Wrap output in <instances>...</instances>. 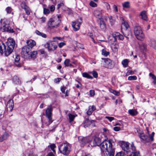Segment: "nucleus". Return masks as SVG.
<instances>
[{
    "label": "nucleus",
    "mask_w": 156,
    "mask_h": 156,
    "mask_svg": "<svg viewBox=\"0 0 156 156\" xmlns=\"http://www.w3.org/2000/svg\"><path fill=\"white\" fill-rule=\"evenodd\" d=\"M92 143L91 145L92 146H99L101 144V149L103 152L106 151L109 156H114L115 151L113 145L114 143L112 140H105L101 144L100 139L95 136Z\"/></svg>",
    "instance_id": "nucleus-1"
},
{
    "label": "nucleus",
    "mask_w": 156,
    "mask_h": 156,
    "mask_svg": "<svg viewBox=\"0 0 156 156\" xmlns=\"http://www.w3.org/2000/svg\"><path fill=\"white\" fill-rule=\"evenodd\" d=\"M119 144L122 150L126 151L127 153H133V154H131L129 156H140L139 152H135L136 148L133 143L131 144V148L130 149H129V144L128 142L121 141Z\"/></svg>",
    "instance_id": "nucleus-2"
},
{
    "label": "nucleus",
    "mask_w": 156,
    "mask_h": 156,
    "mask_svg": "<svg viewBox=\"0 0 156 156\" xmlns=\"http://www.w3.org/2000/svg\"><path fill=\"white\" fill-rule=\"evenodd\" d=\"M7 47L6 49L5 45V49L3 48V53L5 52V55L7 56L11 54L13 51L15 44V41L11 38H9L7 41Z\"/></svg>",
    "instance_id": "nucleus-3"
},
{
    "label": "nucleus",
    "mask_w": 156,
    "mask_h": 156,
    "mask_svg": "<svg viewBox=\"0 0 156 156\" xmlns=\"http://www.w3.org/2000/svg\"><path fill=\"white\" fill-rule=\"evenodd\" d=\"M139 136L142 141L145 142H148L150 140L152 141L153 140V136L154 134V132H152L151 135H150L149 131L147 129V133L145 134L142 131H140L138 132Z\"/></svg>",
    "instance_id": "nucleus-4"
},
{
    "label": "nucleus",
    "mask_w": 156,
    "mask_h": 156,
    "mask_svg": "<svg viewBox=\"0 0 156 156\" xmlns=\"http://www.w3.org/2000/svg\"><path fill=\"white\" fill-rule=\"evenodd\" d=\"M1 26V30L2 32L6 31L10 33H12L14 32L13 30L9 27V23L7 20L5 18L2 19L0 21Z\"/></svg>",
    "instance_id": "nucleus-5"
},
{
    "label": "nucleus",
    "mask_w": 156,
    "mask_h": 156,
    "mask_svg": "<svg viewBox=\"0 0 156 156\" xmlns=\"http://www.w3.org/2000/svg\"><path fill=\"white\" fill-rule=\"evenodd\" d=\"M60 152L64 155H68L70 152V146L67 143H62L59 148Z\"/></svg>",
    "instance_id": "nucleus-6"
},
{
    "label": "nucleus",
    "mask_w": 156,
    "mask_h": 156,
    "mask_svg": "<svg viewBox=\"0 0 156 156\" xmlns=\"http://www.w3.org/2000/svg\"><path fill=\"white\" fill-rule=\"evenodd\" d=\"M61 22V20L56 17L51 18L48 22V26L49 27L57 28Z\"/></svg>",
    "instance_id": "nucleus-7"
},
{
    "label": "nucleus",
    "mask_w": 156,
    "mask_h": 156,
    "mask_svg": "<svg viewBox=\"0 0 156 156\" xmlns=\"http://www.w3.org/2000/svg\"><path fill=\"white\" fill-rule=\"evenodd\" d=\"M101 64L103 65V66L108 69H112L114 66V62L110 59L106 58H101Z\"/></svg>",
    "instance_id": "nucleus-8"
},
{
    "label": "nucleus",
    "mask_w": 156,
    "mask_h": 156,
    "mask_svg": "<svg viewBox=\"0 0 156 156\" xmlns=\"http://www.w3.org/2000/svg\"><path fill=\"white\" fill-rule=\"evenodd\" d=\"M134 32L136 38L140 40H142L144 37V34L142 31L141 28L139 26L134 27Z\"/></svg>",
    "instance_id": "nucleus-9"
},
{
    "label": "nucleus",
    "mask_w": 156,
    "mask_h": 156,
    "mask_svg": "<svg viewBox=\"0 0 156 156\" xmlns=\"http://www.w3.org/2000/svg\"><path fill=\"white\" fill-rule=\"evenodd\" d=\"M52 110V109L51 106L49 107L46 110V115L48 120V122L45 123L46 126L49 125L53 121L51 117Z\"/></svg>",
    "instance_id": "nucleus-10"
},
{
    "label": "nucleus",
    "mask_w": 156,
    "mask_h": 156,
    "mask_svg": "<svg viewBox=\"0 0 156 156\" xmlns=\"http://www.w3.org/2000/svg\"><path fill=\"white\" fill-rule=\"evenodd\" d=\"M118 37L121 40H123L124 39V36L121 34L117 32H114L112 34V36H110L108 38L109 42L110 43L115 42L116 39V37Z\"/></svg>",
    "instance_id": "nucleus-11"
},
{
    "label": "nucleus",
    "mask_w": 156,
    "mask_h": 156,
    "mask_svg": "<svg viewBox=\"0 0 156 156\" xmlns=\"http://www.w3.org/2000/svg\"><path fill=\"white\" fill-rule=\"evenodd\" d=\"M31 48L28 46H24L22 48L21 54L23 57L25 58L30 57V54L31 53Z\"/></svg>",
    "instance_id": "nucleus-12"
},
{
    "label": "nucleus",
    "mask_w": 156,
    "mask_h": 156,
    "mask_svg": "<svg viewBox=\"0 0 156 156\" xmlns=\"http://www.w3.org/2000/svg\"><path fill=\"white\" fill-rule=\"evenodd\" d=\"M45 46L48 48L49 51H54L57 47V44L51 41L45 44Z\"/></svg>",
    "instance_id": "nucleus-13"
},
{
    "label": "nucleus",
    "mask_w": 156,
    "mask_h": 156,
    "mask_svg": "<svg viewBox=\"0 0 156 156\" xmlns=\"http://www.w3.org/2000/svg\"><path fill=\"white\" fill-rule=\"evenodd\" d=\"M94 122L95 121L94 120L90 121L88 119H86L84 123V126L85 127L90 126H95Z\"/></svg>",
    "instance_id": "nucleus-14"
},
{
    "label": "nucleus",
    "mask_w": 156,
    "mask_h": 156,
    "mask_svg": "<svg viewBox=\"0 0 156 156\" xmlns=\"http://www.w3.org/2000/svg\"><path fill=\"white\" fill-rule=\"evenodd\" d=\"M102 10L99 8H97L94 11V14L95 17L99 19L101 18L102 16Z\"/></svg>",
    "instance_id": "nucleus-15"
},
{
    "label": "nucleus",
    "mask_w": 156,
    "mask_h": 156,
    "mask_svg": "<svg viewBox=\"0 0 156 156\" xmlns=\"http://www.w3.org/2000/svg\"><path fill=\"white\" fill-rule=\"evenodd\" d=\"M14 107V104L12 100H9L8 102L7 105V109L9 111L11 112Z\"/></svg>",
    "instance_id": "nucleus-16"
},
{
    "label": "nucleus",
    "mask_w": 156,
    "mask_h": 156,
    "mask_svg": "<svg viewBox=\"0 0 156 156\" xmlns=\"http://www.w3.org/2000/svg\"><path fill=\"white\" fill-rule=\"evenodd\" d=\"M27 45L26 46H28L30 47V48H31V50L32 48L36 45L35 42L34 41L32 40H27Z\"/></svg>",
    "instance_id": "nucleus-17"
},
{
    "label": "nucleus",
    "mask_w": 156,
    "mask_h": 156,
    "mask_svg": "<svg viewBox=\"0 0 156 156\" xmlns=\"http://www.w3.org/2000/svg\"><path fill=\"white\" fill-rule=\"evenodd\" d=\"M96 109V107L94 105L89 106L88 107V109L87 112V114L88 115H91L93 112Z\"/></svg>",
    "instance_id": "nucleus-18"
},
{
    "label": "nucleus",
    "mask_w": 156,
    "mask_h": 156,
    "mask_svg": "<svg viewBox=\"0 0 156 156\" xmlns=\"http://www.w3.org/2000/svg\"><path fill=\"white\" fill-rule=\"evenodd\" d=\"M66 87H63L61 88V90L62 93L63 94L62 95L63 97H65L69 95V91L66 90Z\"/></svg>",
    "instance_id": "nucleus-19"
},
{
    "label": "nucleus",
    "mask_w": 156,
    "mask_h": 156,
    "mask_svg": "<svg viewBox=\"0 0 156 156\" xmlns=\"http://www.w3.org/2000/svg\"><path fill=\"white\" fill-rule=\"evenodd\" d=\"M121 19L122 20H123V22H122L121 25L122 29L126 30L129 27V25L124 20L123 18H122Z\"/></svg>",
    "instance_id": "nucleus-20"
},
{
    "label": "nucleus",
    "mask_w": 156,
    "mask_h": 156,
    "mask_svg": "<svg viewBox=\"0 0 156 156\" xmlns=\"http://www.w3.org/2000/svg\"><path fill=\"white\" fill-rule=\"evenodd\" d=\"M124 36L127 39L131 38L132 35V32L129 30H126L124 34Z\"/></svg>",
    "instance_id": "nucleus-21"
},
{
    "label": "nucleus",
    "mask_w": 156,
    "mask_h": 156,
    "mask_svg": "<svg viewBox=\"0 0 156 156\" xmlns=\"http://www.w3.org/2000/svg\"><path fill=\"white\" fill-rule=\"evenodd\" d=\"M140 16H141V18L145 21L147 20V15L146 12L145 11H143L141 12Z\"/></svg>",
    "instance_id": "nucleus-22"
},
{
    "label": "nucleus",
    "mask_w": 156,
    "mask_h": 156,
    "mask_svg": "<svg viewBox=\"0 0 156 156\" xmlns=\"http://www.w3.org/2000/svg\"><path fill=\"white\" fill-rule=\"evenodd\" d=\"M9 136V133L7 132L5 133L0 137V141L1 142L6 139Z\"/></svg>",
    "instance_id": "nucleus-23"
},
{
    "label": "nucleus",
    "mask_w": 156,
    "mask_h": 156,
    "mask_svg": "<svg viewBox=\"0 0 156 156\" xmlns=\"http://www.w3.org/2000/svg\"><path fill=\"white\" fill-rule=\"evenodd\" d=\"M139 47L141 49L143 52L146 51L147 45L144 43H142L139 45Z\"/></svg>",
    "instance_id": "nucleus-24"
},
{
    "label": "nucleus",
    "mask_w": 156,
    "mask_h": 156,
    "mask_svg": "<svg viewBox=\"0 0 156 156\" xmlns=\"http://www.w3.org/2000/svg\"><path fill=\"white\" fill-rule=\"evenodd\" d=\"M129 62V60L127 59H125L122 61V64L123 67L125 68L128 66Z\"/></svg>",
    "instance_id": "nucleus-25"
},
{
    "label": "nucleus",
    "mask_w": 156,
    "mask_h": 156,
    "mask_svg": "<svg viewBox=\"0 0 156 156\" xmlns=\"http://www.w3.org/2000/svg\"><path fill=\"white\" fill-rule=\"evenodd\" d=\"M90 140L88 138L83 137L81 140V143L83 144H84L86 143H88L90 142Z\"/></svg>",
    "instance_id": "nucleus-26"
},
{
    "label": "nucleus",
    "mask_w": 156,
    "mask_h": 156,
    "mask_svg": "<svg viewBox=\"0 0 156 156\" xmlns=\"http://www.w3.org/2000/svg\"><path fill=\"white\" fill-rule=\"evenodd\" d=\"M149 76L151 77L153 79V81L152 83L154 85L156 84V76L154 74H152L151 73H150L149 74Z\"/></svg>",
    "instance_id": "nucleus-27"
},
{
    "label": "nucleus",
    "mask_w": 156,
    "mask_h": 156,
    "mask_svg": "<svg viewBox=\"0 0 156 156\" xmlns=\"http://www.w3.org/2000/svg\"><path fill=\"white\" fill-rule=\"evenodd\" d=\"M3 48L5 49V44L2 41H0V53L1 54L3 53Z\"/></svg>",
    "instance_id": "nucleus-28"
},
{
    "label": "nucleus",
    "mask_w": 156,
    "mask_h": 156,
    "mask_svg": "<svg viewBox=\"0 0 156 156\" xmlns=\"http://www.w3.org/2000/svg\"><path fill=\"white\" fill-rule=\"evenodd\" d=\"M12 81L15 83L16 84L20 83V81H19V79L16 76H15L13 77L12 79Z\"/></svg>",
    "instance_id": "nucleus-29"
},
{
    "label": "nucleus",
    "mask_w": 156,
    "mask_h": 156,
    "mask_svg": "<svg viewBox=\"0 0 156 156\" xmlns=\"http://www.w3.org/2000/svg\"><path fill=\"white\" fill-rule=\"evenodd\" d=\"M129 113L132 116L135 115L137 114V112L135 109H130L129 110Z\"/></svg>",
    "instance_id": "nucleus-30"
},
{
    "label": "nucleus",
    "mask_w": 156,
    "mask_h": 156,
    "mask_svg": "<svg viewBox=\"0 0 156 156\" xmlns=\"http://www.w3.org/2000/svg\"><path fill=\"white\" fill-rule=\"evenodd\" d=\"M72 26L73 28V30L75 31H77L78 30V24L77 22H73Z\"/></svg>",
    "instance_id": "nucleus-31"
},
{
    "label": "nucleus",
    "mask_w": 156,
    "mask_h": 156,
    "mask_svg": "<svg viewBox=\"0 0 156 156\" xmlns=\"http://www.w3.org/2000/svg\"><path fill=\"white\" fill-rule=\"evenodd\" d=\"M37 54L36 51H34L32 52L30 54V57L32 59H34L36 57Z\"/></svg>",
    "instance_id": "nucleus-32"
},
{
    "label": "nucleus",
    "mask_w": 156,
    "mask_h": 156,
    "mask_svg": "<svg viewBox=\"0 0 156 156\" xmlns=\"http://www.w3.org/2000/svg\"><path fill=\"white\" fill-rule=\"evenodd\" d=\"M35 33L36 34H37V35H38L39 36H41L43 37L46 38L47 37V35L45 34H44L43 33L40 32L38 30H36L35 31Z\"/></svg>",
    "instance_id": "nucleus-33"
},
{
    "label": "nucleus",
    "mask_w": 156,
    "mask_h": 156,
    "mask_svg": "<svg viewBox=\"0 0 156 156\" xmlns=\"http://www.w3.org/2000/svg\"><path fill=\"white\" fill-rule=\"evenodd\" d=\"M119 45L118 44H115L111 46L112 49L115 52L118 51V49L119 48Z\"/></svg>",
    "instance_id": "nucleus-34"
},
{
    "label": "nucleus",
    "mask_w": 156,
    "mask_h": 156,
    "mask_svg": "<svg viewBox=\"0 0 156 156\" xmlns=\"http://www.w3.org/2000/svg\"><path fill=\"white\" fill-rule=\"evenodd\" d=\"M68 116L69 119V122H71L73 120L74 118L75 117L77 116V115H72L71 114H69Z\"/></svg>",
    "instance_id": "nucleus-35"
},
{
    "label": "nucleus",
    "mask_w": 156,
    "mask_h": 156,
    "mask_svg": "<svg viewBox=\"0 0 156 156\" xmlns=\"http://www.w3.org/2000/svg\"><path fill=\"white\" fill-rule=\"evenodd\" d=\"M82 75L83 77L87 78L89 79H92L93 77L92 76L89 75L88 73H82Z\"/></svg>",
    "instance_id": "nucleus-36"
},
{
    "label": "nucleus",
    "mask_w": 156,
    "mask_h": 156,
    "mask_svg": "<svg viewBox=\"0 0 156 156\" xmlns=\"http://www.w3.org/2000/svg\"><path fill=\"white\" fill-rule=\"evenodd\" d=\"M130 3L129 2H126L122 3V6L124 8H128L130 7Z\"/></svg>",
    "instance_id": "nucleus-37"
},
{
    "label": "nucleus",
    "mask_w": 156,
    "mask_h": 156,
    "mask_svg": "<svg viewBox=\"0 0 156 156\" xmlns=\"http://www.w3.org/2000/svg\"><path fill=\"white\" fill-rule=\"evenodd\" d=\"M20 60V57L19 55H16L15 59V64L18 66H20V65L19 64H16V63H18V62Z\"/></svg>",
    "instance_id": "nucleus-38"
},
{
    "label": "nucleus",
    "mask_w": 156,
    "mask_h": 156,
    "mask_svg": "<svg viewBox=\"0 0 156 156\" xmlns=\"http://www.w3.org/2000/svg\"><path fill=\"white\" fill-rule=\"evenodd\" d=\"M109 91H110V92H111L112 94H114L115 95H117V96L119 95V92L116 91L115 90H114L110 88L109 89Z\"/></svg>",
    "instance_id": "nucleus-39"
},
{
    "label": "nucleus",
    "mask_w": 156,
    "mask_h": 156,
    "mask_svg": "<svg viewBox=\"0 0 156 156\" xmlns=\"http://www.w3.org/2000/svg\"><path fill=\"white\" fill-rule=\"evenodd\" d=\"M109 54V52L107 51L105 49H103L102 50V54L105 56H107Z\"/></svg>",
    "instance_id": "nucleus-40"
},
{
    "label": "nucleus",
    "mask_w": 156,
    "mask_h": 156,
    "mask_svg": "<svg viewBox=\"0 0 156 156\" xmlns=\"http://www.w3.org/2000/svg\"><path fill=\"white\" fill-rule=\"evenodd\" d=\"M100 27L102 30H105L106 28L104 22L102 21L101 22L100 25Z\"/></svg>",
    "instance_id": "nucleus-41"
},
{
    "label": "nucleus",
    "mask_w": 156,
    "mask_h": 156,
    "mask_svg": "<svg viewBox=\"0 0 156 156\" xmlns=\"http://www.w3.org/2000/svg\"><path fill=\"white\" fill-rule=\"evenodd\" d=\"M151 46L154 48H156V41L154 40L151 41Z\"/></svg>",
    "instance_id": "nucleus-42"
},
{
    "label": "nucleus",
    "mask_w": 156,
    "mask_h": 156,
    "mask_svg": "<svg viewBox=\"0 0 156 156\" xmlns=\"http://www.w3.org/2000/svg\"><path fill=\"white\" fill-rule=\"evenodd\" d=\"M64 64L66 66H69L71 65L70 63V60L69 59H66L65 60Z\"/></svg>",
    "instance_id": "nucleus-43"
},
{
    "label": "nucleus",
    "mask_w": 156,
    "mask_h": 156,
    "mask_svg": "<svg viewBox=\"0 0 156 156\" xmlns=\"http://www.w3.org/2000/svg\"><path fill=\"white\" fill-rule=\"evenodd\" d=\"M137 77L136 76H129L128 77V80H136Z\"/></svg>",
    "instance_id": "nucleus-44"
},
{
    "label": "nucleus",
    "mask_w": 156,
    "mask_h": 156,
    "mask_svg": "<svg viewBox=\"0 0 156 156\" xmlns=\"http://www.w3.org/2000/svg\"><path fill=\"white\" fill-rule=\"evenodd\" d=\"M5 10L8 14H9L11 13L12 9L10 7H8L5 9Z\"/></svg>",
    "instance_id": "nucleus-45"
},
{
    "label": "nucleus",
    "mask_w": 156,
    "mask_h": 156,
    "mask_svg": "<svg viewBox=\"0 0 156 156\" xmlns=\"http://www.w3.org/2000/svg\"><path fill=\"white\" fill-rule=\"evenodd\" d=\"M26 14L27 15H29L30 14V10L29 7L25 8L24 9Z\"/></svg>",
    "instance_id": "nucleus-46"
},
{
    "label": "nucleus",
    "mask_w": 156,
    "mask_h": 156,
    "mask_svg": "<svg viewBox=\"0 0 156 156\" xmlns=\"http://www.w3.org/2000/svg\"><path fill=\"white\" fill-rule=\"evenodd\" d=\"M90 6L92 7H96L97 6V5L95 2H94L93 1H91L90 3Z\"/></svg>",
    "instance_id": "nucleus-47"
},
{
    "label": "nucleus",
    "mask_w": 156,
    "mask_h": 156,
    "mask_svg": "<svg viewBox=\"0 0 156 156\" xmlns=\"http://www.w3.org/2000/svg\"><path fill=\"white\" fill-rule=\"evenodd\" d=\"M51 149L54 152H55V151L54 150V148L56 147L55 145L54 144H52L51 145L49 146Z\"/></svg>",
    "instance_id": "nucleus-48"
},
{
    "label": "nucleus",
    "mask_w": 156,
    "mask_h": 156,
    "mask_svg": "<svg viewBox=\"0 0 156 156\" xmlns=\"http://www.w3.org/2000/svg\"><path fill=\"white\" fill-rule=\"evenodd\" d=\"M21 6L22 8L24 9H25V8H26L27 7H28L25 2L22 3L21 4Z\"/></svg>",
    "instance_id": "nucleus-49"
},
{
    "label": "nucleus",
    "mask_w": 156,
    "mask_h": 156,
    "mask_svg": "<svg viewBox=\"0 0 156 156\" xmlns=\"http://www.w3.org/2000/svg\"><path fill=\"white\" fill-rule=\"evenodd\" d=\"M92 74L93 75V76L95 78H97L98 77V73L95 71H93L92 72Z\"/></svg>",
    "instance_id": "nucleus-50"
},
{
    "label": "nucleus",
    "mask_w": 156,
    "mask_h": 156,
    "mask_svg": "<svg viewBox=\"0 0 156 156\" xmlns=\"http://www.w3.org/2000/svg\"><path fill=\"white\" fill-rule=\"evenodd\" d=\"M44 14H48L50 13V11L49 9H44Z\"/></svg>",
    "instance_id": "nucleus-51"
},
{
    "label": "nucleus",
    "mask_w": 156,
    "mask_h": 156,
    "mask_svg": "<svg viewBox=\"0 0 156 156\" xmlns=\"http://www.w3.org/2000/svg\"><path fill=\"white\" fill-rule=\"evenodd\" d=\"M105 6L106 7V9L108 11H109L110 10V7L109 5L107 3H105Z\"/></svg>",
    "instance_id": "nucleus-52"
},
{
    "label": "nucleus",
    "mask_w": 156,
    "mask_h": 156,
    "mask_svg": "<svg viewBox=\"0 0 156 156\" xmlns=\"http://www.w3.org/2000/svg\"><path fill=\"white\" fill-rule=\"evenodd\" d=\"M105 118L108 119L110 122H111L115 119V118L112 117L106 116Z\"/></svg>",
    "instance_id": "nucleus-53"
},
{
    "label": "nucleus",
    "mask_w": 156,
    "mask_h": 156,
    "mask_svg": "<svg viewBox=\"0 0 156 156\" xmlns=\"http://www.w3.org/2000/svg\"><path fill=\"white\" fill-rule=\"evenodd\" d=\"M90 94L91 97L95 95V91L94 90H90L89 92Z\"/></svg>",
    "instance_id": "nucleus-54"
},
{
    "label": "nucleus",
    "mask_w": 156,
    "mask_h": 156,
    "mask_svg": "<svg viewBox=\"0 0 156 156\" xmlns=\"http://www.w3.org/2000/svg\"><path fill=\"white\" fill-rule=\"evenodd\" d=\"M66 45V43L64 42H61L58 44V46L59 48H62L63 46Z\"/></svg>",
    "instance_id": "nucleus-55"
},
{
    "label": "nucleus",
    "mask_w": 156,
    "mask_h": 156,
    "mask_svg": "<svg viewBox=\"0 0 156 156\" xmlns=\"http://www.w3.org/2000/svg\"><path fill=\"white\" fill-rule=\"evenodd\" d=\"M124 153L122 152H120L117 153L115 156H124Z\"/></svg>",
    "instance_id": "nucleus-56"
},
{
    "label": "nucleus",
    "mask_w": 156,
    "mask_h": 156,
    "mask_svg": "<svg viewBox=\"0 0 156 156\" xmlns=\"http://www.w3.org/2000/svg\"><path fill=\"white\" fill-rule=\"evenodd\" d=\"M108 19L109 20L110 22L112 23H113L114 22V20L112 19V17L111 16H109L108 17Z\"/></svg>",
    "instance_id": "nucleus-57"
},
{
    "label": "nucleus",
    "mask_w": 156,
    "mask_h": 156,
    "mask_svg": "<svg viewBox=\"0 0 156 156\" xmlns=\"http://www.w3.org/2000/svg\"><path fill=\"white\" fill-rule=\"evenodd\" d=\"M113 10L115 12H117L118 11V8L117 6L115 5H114L113 6Z\"/></svg>",
    "instance_id": "nucleus-58"
},
{
    "label": "nucleus",
    "mask_w": 156,
    "mask_h": 156,
    "mask_svg": "<svg viewBox=\"0 0 156 156\" xmlns=\"http://www.w3.org/2000/svg\"><path fill=\"white\" fill-rule=\"evenodd\" d=\"M46 21V18L43 17L41 18V23H44Z\"/></svg>",
    "instance_id": "nucleus-59"
},
{
    "label": "nucleus",
    "mask_w": 156,
    "mask_h": 156,
    "mask_svg": "<svg viewBox=\"0 0 156 156\" xmlns=\"http://www.w3.org/2000/svg\"><path fill=\"white\" fill-rule=\"evenodd\" d=\"M49 9H50V11L51 12H52L55 10V7L54 5H52L50 7Z\"/></svg>",
    "instance_id": "nucleus-60"
},
{
    "label": "nucleus",
    "mask_w": 156,
    "mask_h": 156,
    "mask_svg": "<svg viewBox=\"0 0 156 156\" xmlns=\"http://www.w3.org/2000/svg\"><path fill=\"white\" fill-rule=\"evenodd\" d=\"M120 129V128L119 127L115 126L114 128V130L116 131H119Z\"/></svg>",
    "instance_id": "nucleus-61"
},
{
    "label": "nucleus",
    "mask_w": 156,
    "mask_h": 156,
    "mask_svg": "<svg viewBox=\"0 0 156 156\" xmlns=\"http://www.w3.org/2000/svg\"><path fill=\"white\" fill-rule=\"evenodd\" d=\"M56 37H52V39L53 40L52 41H53V42H58V41L57 39H56Z\"/></svg>",
    "instance_id": "nucleus-62"
},
{
    "label": "nucleus",
    "mask_w": 156,
    "mask_h": 156,
    "mask_svg": "<svg viewBox=\"0 0 156 156\" xmlns=\"http://www.w3.org/2000/svg\"><path fill=\"white\" fill-rule=\"evenodd\" d=\"M56 39H57L58 41L59 40V41H62L64 39V37H56Z\"/></svg>",
    "instance_id": "nucleus-63"
},
{
    "label": "nucleus",
    "mask_w": 156,
    "mask_h": 156,
    "mask_svg": "<svg viewBox=\"0 0 156 156\" xmlns=\"http://www.w3.org/2000/svg\"><path fill=\"white\" fill-rule=\"evenodd\" d=\"M82 23V19L80 17L79 19V25L81 24Z\"/></svg>",
    "instance_id": "nucleus-64"
}]
</instances>
